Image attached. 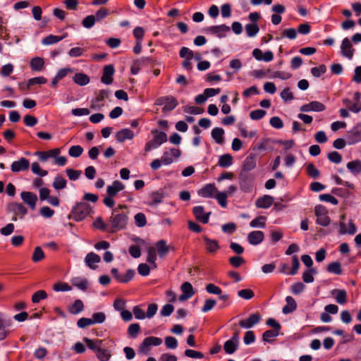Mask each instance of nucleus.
I'll list each match as a JSON object with an SVG mask.
<instances>
[{
	"label": "nucleus",
	"mask_w": 361,
	"mask_h": 361,
	"mask_svg": "<svg viewBox=\"0 0 361 361\" xmlns=\"http://www.w3.org/2000/svg\"><path fill=\"white\" fill-rule=\"evenodd\" d=\"M150 197L152 200L148 204L149 206H154L157 204L162 202V200L164 198V195L163 192L155 191L152 192Z\"/></svg>",
	"instance_id": "45"
},
{
	"label": "nucleus",
	"mask_w": 361,
	"mask_h": 361,
	"mask_svg": "<svg viewBox=\"0 0 361 361\" xmlns=\"http://www.w3.org/2000/svg\"><path fill=\"white\" fill-rule=\"evenodd\" d=\"M310 31L311 26L309 23L300 24L297 28V30H295V38L296 37L297 33L306 35H308Z\"/></svg>",
	"instance_id": "49"
},
{
	"label": "nucleus",
	"mask_w": 361,
	"mask_h": 361,
	"mask_svg": "<svg viewBox=\"0 0 361 361\" xmlns=\"http://www.w3.org/2000/svg\"><path fill=\"white\" fill-rule=\"evenodd\" d=\"M96 355L100 361H108L111 357L109 351L102 348L96 352Z\"/></svg>",
	"instance_id": "61"
},
{
	"label": "nucleus",
	"mask_w": 361,
	"mask_h": 361,
	"mask_svg": "<svg viewBox=\"0 0 361 361\" xmlns=\"http://www.w3.org/2000/svg\"><path fill=\"white\" fill-rule=\"evenodd\" d=\"M106 314L103 312H94L92 314L91 320L92 322V324H102L106 320Z\"/></svg>",
	"instance_id": "51"
},
{
	"label": "nucleus",
	"mask_w": 361,
	"mask_h": 361,
	"mask_svg": "<svg viewBox=\"0 0 361 361\" xmlns=\"http://www.w3.org/2000/svg\"><path fill=\"white\" fill-rule=\"evenodd\" d=\"M216 192H217V188L212 183L206 184L197 191L198 195L204 198L212 197Z\"/></svg>",
	"instance_id": "17"
},
{
	"label": "nucleus",
	"mask_w": 361,
	"mask_h": 361,
	"mask_svg": "<svg viewBox=\"0 0 361 361\" xmlns=\"http://www.w3.org/2000/svg\"><path fill=\"white\" fill-rule=\"evenodd\" d=\"M327 271L336 275H341L342 274L341 263L338 262H334L330 263L327 267Z\"/></svg>",
	"instance_id": "48"
},
{
	"label": "nucleus",
	"mask_w": 361,
	"mask_h": 361,
	"mask_svg": "<svg viewBox=\"0 0 361 361\" xmlns=\"http://www.w3.org/2000/svg\"><path fill=\"white\" fill-rule=\"evenodd\" d=\"M83 341L86 343L87 346L90 349L95 352H97L101 348V345L102 343V340L97 339L94 341L86 337L83 338Z\"/></svg>",
	"instance_id": "41"
},
{
	"label": "nucleus",
	"mask_w": 361,
	"mask_h": 361,
	"mask_svg": "<svg viewBox=\"0 0 361 361\" xmlns=\"http://www.w3.org/2000/svg\"><path fill=\"white\" fill-rule=\"evenodd\" d=\"M317 274L314 268L307 269L302 274V280L305 283H310L314 281V274Z\"/></svg>",
	"instance_id": "44"
},
{
	"label": "nucleus",
	"mask_w": 361,
	"mask_h": 361,
	"mask_svg": "<svg viewBox=\"0 0 361 361\" xmlns=\"http://www.w3.org/2000/svg\"><path fill=\"white\" fill-rule=\"evenodd\" d=\"M67 36V34H64L62 36H56L54 35H49L42 39V44L45 45H50L57 43L63 39Z\"/></svg>",
	"instance_id": "36"
},
{
	"label": "nucleus",
	"mask_w": 361,
	"mask_h": 361,
	"mask_svg": "<svg viewBox=\"0 0 361 361\" xmlns=\"http://www.w3.org/2000/svg\"><path fill=\"white\" fill-rule=\"evenodd\" d=\"M128 218L124 212L117 213V209H114L109 219L110 231L114 233L124 229L128 224Z\"/></svg>",
	"instance_id": "1"
},
{
	"label": "nucleus",
	"mask_w": 361,
	"mask_h": 361,
	"mask_svg": "<svg viewBox=\"0 0 361 361\" xmlns=\"http://www.w3.org/2000/svg\"><path fill=\"white\" fill-rule=\"evenodd\" d=\"M95 16L94 15H90L86 16L82 21V25L85 28H91L95 24Z\"/></svg>",
	"instance_id": "64"
},
{
	"label": "nucleus",
	"mask_w": 361,
	"mask_h": 361,
	"mask_svg": "<svg viewBox=\"0 0 361 361\" xmlns=\"http://www.w3.org/2000/svg\"><path fill=\"white\" fill-rule=\"evenodd\" d=\"M10 206L11 209L15 212L16 214L21 215V219H23V216L27 213V209L21 203L13 202L11 204Z\"/></svg>",
	"instance_id": "39"
},
{
	"label": "nucleus",
	"mask_w": 361,
	"mask_h": 361,
	"mask_svg": "<svg viewBox=\"0 0 361 361\" xmlns=\"http://www.w3.org/2000/svg\"><path fill=\"white\" fill-rule=\"evenodd\" d=\"M157 255L156 248L154 246L148 247L147 262L151 264L153 269H156L157 267L156 263Z\"/></svg>",
	"instance_id": "30"
},
{
	"label": "nucleus",
	"mask_w": 361,
	"mask_h": 361,
	"mask_svg": "<svg viewBox=\"0 0 361 361\" xmlns=\"http://www.w3.org/2000/svg\"><path fill=\"white\" fill-rule=\"evenodd\" d=\"M348 144L353 145L361 141V122L358 123L349 132Z\"/></svg>",
	"instance_id": "18"
},
{
	"label": "nucleus",
	"mask_w": 361,
	"mask_h": 361,
	"mask_svg": "<svg viewBox=\"0 0 361 361\" xmlns=\"http://www.w3.org/2000/svg\"><path fill=\"white\" fill-rule=\"evenodd\" d=\"M203 240L206 245L207 252L213 254L216 252L219 248V242L216 240L210 239L207 236H203Z\"/></svg>",
	"instance_id": "26"
},
{
	"label": "nucleus",
	"mask_w": 361,
	"mask_h": 361,
	"mask_svg": "<svg viewBox=\"0 0 361 361\" xmlns=\"http://www.w3.org/2000/svg\"><path fill=\"white\" fill-rule=\"evenodd\" d=\"M347 169L353 175L361 173V160L355 159L349 161L346 165Z\"/></svg>",
	"instance_id": "29"
},
{
	"label": "nucleus",
	"mask_w": 361,
	"mask_h": 361,
	"mask_svg": "<svg viewBox=\"0 0 361 361\" xmlns=\"http://www.w3.org/2000/svg\"><path fill=\"white\" fill-rule=\"evenodd\" d=\"M192 214L196 219L202 223L207 224L211 215V212L204 213V208L203 206H195L192 209Z\"/></svg>",
	"instance_id": "14"
},
{
	"label": "nucleus",
	"mask_w": 361,
	"mask_h": 361,
	"mask_svg": "<svg viewBox=\"0 0 361 361\" xmlns=\"http://www.w3.org/2000/svg\"><path fill=\"white\" fill-rule=\"evenodd\" d=\"M254 177L248 172L241 171L239 174L240 189L244 192L251 191L253 186Z\"/></svg>",
	"instance_id": "5"
},
{
	"label": "nucleus",
	"mask_w": 361,
	"mask_h": 361,
	"mask_svg": "<svg viewBox=\"0 0 361 361\" xmlns=\"http://www.w3.org/2000/svg\"><path fill=\"white\" fill-rule=\"evenodd\" d=\"M23 201L27 204L31 209H35L37 201V196L32 192L23 191L20 193Z\"/></svg>",
	"instance_id": "16"
},
{
	"label": "nucleus",
	"mask_w": 361,
	"mask_h": 361,
	"mask_svg": "<svg viewBox=\"0 0 361 361\" xmlns=\"http://www.w3.org/2000/svg\"><path fill=\"white\" fill-rule=\"evenodd\" d=\"M140 331V326L137 323L130 324L128 329V334L132 338H136Z\"/></svg>",
	"instance_id": "63"
},
{
	"label": "nucleus",
	"mask_w": 361,
	"mask_h": 361,
	"mask_svg": "<svg viewBox=\"0 0 361 361\" xmlns=\"http://www.w3.org/2000/svg\"><path fill=\"white\" fill-rule=\"evenodd\" d=\"M157 254L160 258L165 257L170 251V247L166 245V242L164 240H159L155 243Z\"/></svg>",
	"instance_id": "21"
},
{
	"label": "nucleus",
	"mask_w": 361,
	"mask_h": 361,
	"mask_svg": "<svg viewBox=\"0 0 361 361\" xmlns=\"http://www.w3.org/2000/svg\"><path fill=\"white\" fill-rule=\"evenodd\" d=\"M326 109L325 105L318 101H312L308 104H303L300 108V110L302 112H321Z\"/></svg>",
	"instance_id": "12"
},
{
	"label": "nucleus",
	"mask_w": 361,
	"mask_h": 361,
	"mask_svg": "<svg viewBox=\"0 0 361 361\" xmlns=\"http://www.w3.org/2000/svg\"><path fill=\"white\" fill-rule=\"evenodd\" d=\"M216 195L215 196L218 203L220 204V206L223 208H225L227 207V197L228 194L226 192H216Z\"/></svg>",
	"instance_id": "54"
},
{
	"label": "nucleus",
	"mask_w": 361,
	"mask_h": 361,
	"mask_svg": "<svg viewBox=\"0 0 361 361\" xmlns=\"http://www.w3.org/2000/svg\"><path fill=\"white\" fill-rule=\"evenodd\" d=\"M83 152V148L80 145L71 146L68 149V154L72 157H79Z\"/></svg>",
	"instance_id": "57"
},
{
	"label": "nucleus",
	"mask_w": 361,
	"mask_h": 361,
	"mask_svg": "<svg viewBox=\"0 0 361 361\" xmlns=\"http://www.w3.org/2000/svg\"><path fill=\"white\" fill-rule=\"evenodd\" d=\"M338 225H339V228H340V229L338 231L339 235H345V234L354 235L357 232V227L352 220H350V221L348 223V229H346L345 224L343 221H339Z\"/></svg>",
	"instance_id": "20"
},
{
	"label": "nucleus",
	"mask_w": 361,
	"mask_h": 361,
	"mask_svg": "<svg viewBox=\"0 0 361 361\" xmlns=\"http://www.w3.org/2000/svg\"><path fill=\"white\" fill-rule=\"evenodd\" d=\"M233 162V157L230 154H224L219 157L218 165L222 168H228Z\"/></svg>",
	"instance_id": "33"
},
{
	"label": "nucleus",
	"mask_w": 361,
	"mask_h": 361,
	"mask_svg": "<svg viewBox=\"0 0 361 361\" xmlns=\"http://www.w3.org/2000/svg\"><path fill=\"white\" fill-rule=\"evenodd\" d=\"M265 221L266 217L263 216H259L253 220H252L250 223V226L252 228L259 227L264 228L265 227Z\"/></svg>",
	"instance_id": "55"
},
{
	"label": "nucleus",
	"mask_w": 361,
	"mask_h": 361,
	"mask_svg": "<svg viewBox=\"0 0 361 361\" xmlns=\"http://www.w3.org/2000/svg\"><path fill=\"white\" fill-rule=\"evenodd\" d=\"M73 286L77 287L78 289L86 291L88 286V281L86 279H82L80 277L73 278L71 281Z\"/></svg>",
	"instance_id": "34"
},
{
	"label": "nucleus",
	"mask_w": 361,
	"mask_h": 361,
	"mask_svg": "<svg viewBox=\"0 0 361 361\" xmlns=\"http://www.w3.org/2000/svg\"><path fill=\"white\" fill-rule=\"evenodd\" d=\"M84 309V304L80 299L75 300V302L68 307V311L72 314H78Z\"/></svg>",
	"instance_id": "31"
},
{
	"label": "nucleus",
	"mask_w": 361,
	"mask_h": 361,
	"mask_svg": "<svg viewBox=\"0 0 361 361\" xmlns=\"http://www.w3.org/2000/svg\"><path fill=\"white\" fill-rule=\"evenodd\" d=\"M47 293L44 290H39L36 291L32 296V302L33 303H38L42 300H44L47 298Z\"/></svg>",
	"instance_id": "53"
},
{
	"label": "nucleus",
	"mask_w": 361,
	"mask_h": 361,
	"mask_svg": "<svg viewBox=\"0 0 361 361\" xmlns=\"http://www.w3.org/2000/svg\"><path fill=\"white\" fill-rule=\"evenodd\" d=\"M264 238V233L261 231H254L247 235V240L250 244L257 245L261 243Z\"/></svg>",
	"instance_id": "22"
},
{
	"label": "nucleus",
	"mask_w": 361,
	"mask_h": 361,
	"mask_svg": "<svg viewBox=\"0 0 361 361\" xmlns=\"http://www.w3.org/2000/svg\"><path fill=\"white\" fill-rule=\"evenodd\" d=\"M230 27L225 24L206 27L203 29L204 33L216 35L219 38L225 37L226 34L230 32Z\"/></svg>",
	"instance_id": "4"
},
{
	"label": "nucleus",
	"mask_w": 361,
	"mask_h": 361,
	"mask_svg": "<svg viewBox=\"0 0 361 361\" xmlns=\"http://www.w3.org/2000/svg\"><path fill=\"white\" fill-rule=\"evenodd\" d=\"M45 258V255L44 251L42 250V247L39 246H37L35 247L32 256V260L34 262H39L44 259Z\"/></svg>",
	"instance_id": "47"
},
{
	"label": "nucleus",
	"mask_w": 361,
	"mask_h": 361,
	"mask_svg": "<svg viewBox=\"0 0 361 361\" xmlns=\"http://www.w3.org/2000/svg\"><path fill=\"white\" fill-rule=\"evenodd\" d=\"M67 181L61 175H57L54 180L52 183L53 187L56 190H62L66 187Z\"/></svg>",
	"instance_id": "42"
},
{
	"label": "nucleus",
	"mask_w": 361,
	"mask_h": 361,
	"mask_svg": "<svg viewBox=\"0 0 361 361\" xmlns=\"http://www.w3.org/2000/svg\"><path fill=\"white\" fill-rule=\"evenodd\" d=\"M92 212V207L85 202H78L72 209L71 214L76 221L85 219Z\"/></svg>",
	"instance_id": "2"
},
{
	"label": "nucleus",
	"mask_w": 361,
	"mask_h": 361,
	"mask_svg": "<svg viewBox=\"0 0 361 361\" xmlns=\"http://www.w3.org/2000/svg\"><path fill=\"white\" fill-rule=\"evenodd\" d=\"M152 62V59L150 57H141L138 59L134 60L130 66V73L132 75H137L140 72L142 67L149 64Z\"/></svg>",
	"instance_id": "9"
},
{
	"label": "nucleus",
	"mask_w": 361,
	"mask_h": 361,
	"mask_svg": "<svg viewBox=\"0 0 361 361\" xmlns=\"http://www.w3.org/2000/svg\"><path fill=\"white\" fill-rule=\"evenodd\" d=\"M247 36L249 37H255L259 31V27L256 23H248L245 27Z\"/></svg>",
	"instance_id": "43"
},
{
	"label": "nucleus",
	"mask_w": 361,
	"mask_h": 361,
	"mask_svg": "<svg viewBox=\"0 0 361 361\" xmlns=\"http://www.w3.org/2000/svg\"><path fill=\"white\" fill-rule=\"evenodd\" d=\"M94 94L95 97L91 101V108L96 109L104 106L102 102L105 99L109 98L111 94V91L109 90H101Z\"/></svg>",
	"instance_id": "6"
},
{
	"label": "nucleus",
	"mask_w": 361,
	"mask_h": 361,
	"mask_svg": "<svg viewBox=\"0 0 361 361\" xmlns=\"http://www.w3.org/2000/svg\"><path fill=\"white\" fill-rule=\"evenodd\" d=\"M326 72V66L324 64L311 68V73L316 78H319Z\"/></svg>",
	"instance_id": "60"
},
{
	"label": "nucleus",
	"mask_w": 361,
	"mask_h": 361,
	"mask_svg": "<svg viewBox=\"0 0 361 361\" xmlns=\"http://www.w3.org/2000/svg\"><path fill=\"white\" fill-rule=\"evenodd\" d=\"M47 82V80L42 76L30 78L28 80L27 82L26 83V89L30 90V87L34 85H36V84L42 85V84H45Z\"/></svg>",
	"instance_id": "50"
},
{
	"label": "nucleus",
	"mask_w": 361,
	"mask_h": 361,
	"mask_svg": "<svg viewBox=\"0 0 361 361\" xmlns=\"http://www.w3.org/2000/svg\"><path fill=\"white\" fill-rule=\"evenodd\" d=\"M256 166V163L254 157L250 154L243 161L242 171L248 172Z\"/></svg>",
	"instance_id": "35"
},
{
	"label": "nucleus",
	"mask_w": 361,
	"mask_h": 361,
	"mask_svg": "<svg viewBox=\"0 0 361 361\" xmlns=\"http://www.w3.org/2000/svg\"><path fill=\"white\" fill-rule=\"evenodd\" d=\"M224 130L219 127L213 128L211 133L212 138L219 145H222L224 143Z\"/></svg>",
	"instance_id": "28"
},
{
	"label": "nucleus",
	"mask_w": 361,
	"mask_h": 361,
	"mask_svg": "<svg viewBox=\"0 0 361 361\" xmlns=\"http://www.w3.org/2000/svg\"><path fill=\"white\" fill-rule=\"evenodd\" d=\"M336 293V300L339 304H345L346 302L347 293L344 290H334Z\"/></svg>",
	"instance_id": "59"
},
{
	"label": "nucleus",
	"mask_w": 361,
	"mask_h": 361,
	"mask_svg": "<svg viewBox=\"0 0 361 361\" xmlns=\"http://www.w3.org/2000/svg\"><path fill=\"white\" fill-rule=\"evenodd\" d=\"M238 344L233 342L232 341L228 340L224 343V349L228 354H233L237 350Z\"/></svg>",
	"instance_id": "52"
},
{
	"label": "nucleus",
	"mask_w": 361,
	"mask_h": 361,
	"mask_svg": "<svg viewBox=\"0 0 361 361\" xmlns=\"http://www.w3.org/2000/svg\"><path fill=\"white\" fill-rule=\"evenodd\" d=\"M180 289L183 293L190 295V298H192L195 294L192 286L190 282H184L181 285Z\"/></svg>",
	"instance_id": "58"
},
{
	"label": "nucleus",
	"mask_w": 361,
	"mask_h": 361,
	"mask_svg": "<svg viewBox=\"0 0 361 361\" xmlns=\"http://www.w3.org/2000/svg\"><path fill=\"white\" fill-rule=\"evenodd\" d=\"M44 66V61L41 57H35L30 61V68L35 71H41Z\"/></svg>",
	"instance_id": "37"
},
{
	"label": "nucleus",
	"mask_w": 361,
	"mask_h": 361,
	"mask_svg": "<svg viewBox=\"0 0 361 361\" xmlns=\"http://www.w3.org/2000/svg\"><path fill=\"white\" fill-rule=\"evenodd\" d=\"M181 154L180 150L179 149L171 148L170 151H165L163 153V155L161 158V161L164 165H169L173 161V159L172 157L175 158H178Z\"/></svg>",
	"instance_id": "15"
},
{
	"label": "nucleus",
	"mask_w": 361,
	"mask_h": 361,
	"mask_svg": "<svg viewBox=\"0 0 361 361\" xmlns=\"http://www.w3.org/2000/svg\"><path fill=\"white\" fill-rule=\"evenodd\" d=\"M100 261V257L93 252H89L85 257L86 265L92 269H95L97 267L94 264L99 263Z\"/></svg>",
	"instance_id": "25"
},
{
	"label": "nucleus",
	"mask_w": 361,
	"mask_h": 361,
	"mask_svg": "<svg viewBox=\"0 0 361 361\" xmlns=\"http://www.w3.org/2000/svg\"><path fill=\"white\" fill-rule=\"evenodd\" d=\"M10 321L4 319L3 314H0V341L5 339L8 334V328L10 327Z\"/></svg>",
	"instance_id": "27"
},
{
	"label": "nucleus",
	"mask_w": 361,
	"mask_h": 361,
	"mask_svg": "<svg viewBox=\"0 0 361 361\" xmlns=\"http://www.w3.org/2000/svg\"><path fill=\"white\" fill-rule=\"evenodd\" d=\"M73 80L75 83L80 86H85L90 82L89 76L82 73H75Z\"/></svg>",
	"instance_id": "32"
},
{
	"label": "nucleus",
	"mask_w": 361,
	"mask_h": 361,
	"mask_svg": "<svg viewBox=\"0 0 361 361\" xmlns=\"http://www.w3.org/2000/svg\"><path fill=\"white\" fill-rule=\"evenodd\" d=\"M154 137L152 140L147 142L145 146V152H148L152 149L158 148L163 143L167 141V135L163 131L153 130Z\"/></svg>",
	"instance_id": "3"
},
{
	"label": "nucleus",
	"mask_w": 361,
	"mask_h": 361,
	"mask_svg": "<svg viewBox=\"0 0 361 361\" xmlns=\"http://www.w3.org/2000/svg\"><path fill=\"white\" fill-rule=\"evenodd\" d=\"M262 317L259 313H254L250 314L248 318L240 320L239 322V326L243 329H250L259 323Z\"/></svg>",
	"instance_id": "8"
},
{
	"label": "nucleus",
	"mask_w": 361,
	"mask_h": 361,
	"mask_svg": "<svg viewBox=\"0 0 361 361\" xmlns=\"http://www.w3.org/2000/svg\"><path fill=\"white\" fill-rule=\"evenodd\" d=\"M355 49L348 37H345L341 42V53L343 56L351 60L353 57Z\"/></svg>",
	"instance_id": "11"
},
{
	"label": "nucleus",
	"mask_w": 361,
	"mask_h": 361,
	"mask_svg": "<svg viewBox=\"0 0 361 361\" xmlns=\"http://www.w3.org/2000/svg\"><path fill=\"white\" fill-rule=\"evenodd\" d=\"M307 174L312 178H317L320 176L319 171L316 169L312 163H309L305 166Z\"/></svg>",
	"instance_id": "46"
},
{
	"label": "nucleus",
	"mask_w": 361,
	"mask_h": 361,
	"mask_svg": "<svg viewBox=\"0 0 361 361\" xmlns=\"http://www.w3.org/2000/svg\"><path fill=\"white\" fill-rule=\"evenodd\" d=\"M134 135V133L131 130L123 128L116 133V139L118 142H123L126 140H132Z\"/></svg>",
	"instance_id": "23"
},
{
	"label": "nucleus",
	"mask_w": 361,
	"mask_h": 361,
	"mask_svg": "<svg viewBox=\"0 0 361 361\" xmlns=\"http://www.w3.org/2000/svg\"><path fill=\"white\" fill-rule=\"evenodd\" d=\"M115 68L114 65L109 64L103 68L102 75L101 77V82L105 85H111L114 80V75Z\"/></svg>",
	"instance_id": "10"
},
{
	"label": "nucleus",
	"mask_w": 361,
	"mask_h": 361,
	"mask_svg": "<svg viewBox=\"0 0 361 361\" xmlns=\"http://www.w3.org/2000/svg\"><path fill=\"white\" fill-rule=\"evenodd\" d=\"M178 106V102L173 96H169L167 102L162 109L164 113L169 112L174 109Z\"/></svg>",
	"instance_id": "40"
},
{
	"label": "nucleus",
	"mask_w": 361,
	"mask_h": 361,
	"mask_svg": "<svg viewBox=\"0 0 361 361\" xmlns=\"http://www.w3.org/2000/svg\"><path fill=\"white\" fill-rule=\"evenodd\" d=\"M135 225L137 227H144L147 224V219L145 214L139 212L134 216Z\"/></svg>",
	"instance_id": "56"
},
{
	"label": "nucleus",
	"mask_w": 361,
	"mask_h": 361,
	"mask_svg": "<svg viewBox=\"0 0 361 361\" xmlns=\"http://www.w3.org/2000/svg\"><path fill=\"white\" fill-rule=\"evenodd\" d=\"M274 201V198L269 195H264L257 198L255 202V205L257 208L268 209L270 207Z\"/></svg>",
	"instance_id": "19"
},
{
	"label": "nucleus",
	"mask_w": 361,
	"mask_h": 361,
	"mask_svg": "<svg viewBox=\"0 0 361 361\" xmlns=\"http://www.w3.org/2000/svg\"><path fill=\"white\" fill-rule=\"evenodd\" d=\"M29 167L30 161L26 158L21 157L11 164V170L13 173H19L28 170Z\"/></svg>",
	"instance_id": "13"
},
{
	"label": "nucleus",
	"mask_w": 361,
	"mask_h": 361,
	"mask_svg": "<svg viewBox=\"0 0 361 361\" xmlns=\"http://www.w3.org/2000/svg\"><path fill=\"white\" fill-rule=\"evenodd\" d=\"M279 331L277 329L267 330L262 334V340L267 343H271L279 336Z\"/></svg>",
	"instance_id": "38"
},
{
	"label": "nucleus",
	"mask_w": 361,
	"mask_h": 361,
	"mask_svg": "<svg viewBox=\"0 0 361 361\" xmlns=\"http://www.w3.org/2000/svg\"><path fill=\"white\" fill-rule=\"evenodd\" d=\"M125 185L119 180H114L111 185H109L106 188V193L110 197L116 196L118 192L123 190Z\"/></svg>",
	"instance_id": "24"
},
{
	"label": "nucleus",
	"mask_w": 361,
	"mask_h": 361,
	"mask_svg": "<svg viewBox=\"0 0 361 361\" xmlns=\"http://www.w3.org/2000/svg\"><path fill=\"white\" fill-rule=\"evenodd\" d=\"M66 173L67 174V176L71 180H78L81 174L82 171L80 170H75L73 169H66Z\"/></svg>",
	"instance_id": "62"
},
{
	"label": "nucleus",
	"mask_w": 361,
	"mask_h": 361,
	"mask_svg": "<svg viewBox=\"0 0 361 361\" xmlns=\"http://www.w3.org/2000/svg\"><path fill=\"white\" fill-rule=\"evenodd\" d=\"M111 273L113 275V276L116 279L117 281L123 283H127L130 281H131L135 274L133 269H130L126 271L125 275H121L116 268H112L111 270Z\"/></svg>",
	"instance_id": "7"
}]
</instances>
